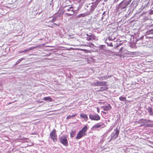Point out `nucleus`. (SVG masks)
Here are the masks:
<instances>
[{
    "mask_svg": "<svg viewBox=\"0 0 153 153\" xmlns=\"http://www.w3.org/2000/svg\"><path fill=\"white\" fill-rule=\"evenodd\" d=\"M88 129V127L85 126L77 133L75 137L76 139H79L86 135V132Z\"/></svg>",
    "mask_w": 153,
    "mask_h": 153,
    "instance_id": "f257e3e1",
    "label": "nucleus"
},
{
    "mask_svg": "<svg viewBox=\"0 0 153 153\" xmlns=\"http://www.w3.org/2000/svg\"><path fill=\"white\" fill-rule=\"evenodd\" d=\"M59 140L60 143L64 146H68L67 136L66 135H63L59 137Z\"/></svg>",
    "mask_w": 153,
    "mask_h": 153,
    "instance_id": "f03ea898",
    "label": "nucleus"
},
{
    "mask_svg": "<svg viewBox=\"0 0 153 153\" xmlns=\"http://www.w3.org/2000/svg\"><path fill=\"white\" fill-rule=\"evenodd\" d=\"M50 136L53 142H55L57 141V135L56 133V131L55 129L53 130V131L50 133Z\"/></svg>",
    "mask_w": 153,
    "mask_h": 153,
    "instance_id": "7ed1b4c3",
    "label": "nucleus"
},
{
    "mask_svg": "<svg viewBox=\"0 0 153 153\" xmlns=\"http://www.w3.org/2000/svg\"><path fill=\"white\" fill-rule=\"evenodd\" d=\"M115 133L112 132L111 135V139H116L118 136L119 133V131L118 129L117 128H116L114 130Z\"/></svg>",
    "mask_w": 153,
    "mask_h": 153,
    "instance_id": "20e7f679",
    "label": "nucleus"
},
{
    "mask_svg": "<svg viewBox=\"0 0 153 153\" xmlns=\"http://www.w3.org/2000/svg\"><path fill=\"white\" fill-rule=\"evenodd\" d=\"M89 117L91 120L98 121L100 119V117L98 114H90L89 115Z\"/></svg>",
    "mask_w": 153,
    "mask_h": 153,
    "instance_id": "39448f33",
    "label": "nucleus"
},
{
    "mask_svg": "<svg viewBox=\"0 0 153 153\" xmlns=\"http://www.w3.org/2000/svg\"><path fill=\"white\" fill-rule=\"evenodd\" d=\"M129 4V2L127 0H124L120 3L119 8L121 10L125 8Z\"/></svg>",
    "mask_w": 153,
    "mask_h": 153,
    "instance_id": "423d86ee",
    "label": "nucleus"
},
{
    "mask_svg": "<svg viewBox=\"0 0 153 153\" xmlns=\"http://www.w3.org/2000/svg\"><path fill=\"white\" fill-rule=\"evenodd\" d=\"M67 11L69 12L71 11L70 13H66L65 14V15L68 16H70L73 15L74 13L75 10L73 9V7L72 6L68 8L67 9Z\"/></svg>",
    "mask_w": 153,
    "mask_h": 153,
    "instance_id": "0eeeda50",
    "label": "nucleus"
},
{
    "mask_svg": "<svg viewBox=\"0 0 153 153\" xmlns=\"http://www.w3.org/2000/svg\"><path fill=\"white\" fill-rule=\"evenodd\" d=\"M86 35L88 37H87L86 39L88 41H90L91 40H95V36L92 33H90L89 34H86Z\"/></svg>",
    "mask_w": 153,
    "mask_h": 153,
    "instance_id": "6e6552de",
    "label": "nucleus"
},
{
    "mask_svg": "<svg viewBox=\"0 0 153 153\" xmlns=\"http://www.w3.org/2000/svg\"><path fill=\"white\" fill-rule=\"evenodd\" d=\"M150 120H147L146 119H142L140 120L138 122V123L139 124H141L140 125V126H142L146 124L147 123V121L150 122Z\"/></svg>",
    "mask_w": 153,
    "mask_h": 153,
    "instance_id": "1a4fd4ad",
    "label": "nucleus"
},
{
    "mask_svg": "<svg viewBox=\"0 0 153 153\" xmlns=\"http://www.w3.org/2000/svg\"><path fill=\"white\" fill-rule=\"evenodd\" d=\"M106 82L103 81H98L97 82L94 83L95 86H106L107 85Z\"/></svg>",
    "mask_w": 153,
    "mask_h": 153,
    "instance_id": "9d476101",
    "label": "nucleus"
},
{
    "mask_svg": "<svg viewBox=\"0 0 153 153\" xmlns=\"http://www.w3.org/2000/svg\"><path fill=\"white\" fill-rule=\"evenodd\" d=\"M101 108L105 111H108V110H110L111 109V106L108 104L107 106H104L101 107Z\"/></svg>",
    "mask_w": 153,
    "mask_h": 153,
    "instance_id": "9b49d317",
    "label": "nucleus"
},
{
    "mask_svg": "<svg viewBox=\"0 0 153 153\" xmlns=\"http://www.w3.org/2000/svg\"><path fill=\"white\" fill-rule=\"evenodd\" d=\"M36 48V47H31L28 49H26L23 51H19L18 52L19 53H26V52H28L29 51L31 50H32L33 49Z\"/></svg>",
    "mask_w": 153,
    "mask_h": 153,
    "instance_id": "f8f14e48",
    "label": "nucleus"
},
{
    "mask_svg": "<svg viewBox=\"0 0 153 153\" xmlns=\"http://www.w3.org/2000/svg\"><path fill=\"white\" fill-rule=\"evenodd\" d=\"M150 115L151 116L153 115V111L152 108L151 107H148L146 108Z\"/></svg>",
    "mask_w": 153,
    "mask_h": 153,
    "instance_id": "ddd939ff",
    "label": "nucleus"
},
{
    "mask_svg": "<svg viewBox=\"0 0 153 153\" xmlns=\"http://www.w3.org/2000/svg\"><path fill=\"white\" fill-rule=\"evenodd\" d=\"M88 15V14H87L85 13H81L79 15H78L76 17L78 18H79L82 17H84L85 16H87Z\"/></svg>",
    "mask_w": 153,
    "mask_h": 153,
    "instance_id": "4468645a",
    "label": "nucleus"
},
{
    "mask_svg": "<svg viewBox=\"0 0 153 153\" xmlns=\"http://www.w3.org/2000/svg\"><path fill=\"white\" fill-rule=\"evenodd\" d=\"M43 99L45 101L49 102H51L53 101L52 99L50 97H44Z\"/></svg>",
    "mask_w": 153,
    "mask_h": 153,
    "instance_id": "2eb2a0df",
    "label": "nucleus"
},
{
    "mask_svg": "<svg viewBox=\"0 0 153 153\" xmlns=\"http://www.w3.org/2000/svg\"><path fill=\"white\" fill-rule=\"evenodd\" d=\"M80 117L84 119L86 121L88 120V117L86 114L84 113L81 114L80 115Z\"/></svg>",
    "mask_w": 153,
    "mask_h": 153,
    "instance_id": "dca6fc26",
    "label": "nucleus"
},
{
    "mask_svg": "<svg viewBox=\"0 0 153 153\" xmlns=\"http://www.w3.org/2000/svg\"><path fill=\"white\" fill-rule=\"evenodd\" d=\"M76 132V130H71L70 133V137H74L75 134Z\"/></svg>",
    "mask_w": 153,
    "mask_h": 153,
    "instance_id": "f3484780",
    "label": "nucleus"
},
{
    "mask_svg": "<svg viewBox=\"0 0 153 153\" xmlns=\"http://www.w3.org/2000/svg\"><path fill=\"white\" fill-rule=\"evenodd\" d=\"M100 125L99 123H97L94 126H93L92 128L94 129H96L97 128H100L102 125Z\"/></svg>",
    "mask_w": 153,
    "mask_h": 153,
    "instance_id": "a211bd4d",
    "label": "nucleus"
},
{
    "mask_svg": "<svg viewBox=\"0 0 153 153\" xmlns=\"http://www.w3.org/2000/svg\"><path fill=\"white\" fill-rule=\"evenodd\" d=\"M108 89V88L107 87H101L100 89L97 90V91H104Z\"/></svg>",
    "mask_w": 153,
    "mask_h": 153,
    "instance_id": "6ab92c4d",
    "label": "nucleus"
},
{
    "mask_svg": "<svg viewBox=\"0 0 153 153\" xmlns=\"http://www.w3.org/2000/svg\"><path fill=\"white\" fill-rule=\"evenodd\" d=\"M119 100L122 101H124L126 100V98L125 97H123L122 96H120L119 97Z\"/></svg>",
    "mask_w": 153,
    "mask_h": 153,
    "instance_id": "aec40b11",
    "label": "nucleus"
},
{
    "mask_svg": "<svg viewBox=\"0 0 153 153\" xmlns=\"http://www.w3.org/2000/svg\"><path fill=\"white\" fill-rule=\"evenodd\" d=\"M147 34L149 35L150 34H153V29L149 30L146 32Z\"/></svg>",
    "mask_w": 153,
    "mask_h": 153,
    "instance_id": "412c9836",
    "label": "nucleus"
},
{
    "mask_svg": "<svg viewBox=\"0 0 153 153\" xmlns=\"http://www.w3.org/2000/svg\"><path fill=\"white\" fill-rule=\"evenodd\" d=\"M98 78L100 80L101 79H107V77L106 76H103L101 77H98Z\"/></svg>",
    "mask_w": 153,
    "mask_h": 153,
    "instance_id": "4be33fe9",
    "label": "nucleus"
},
{
    "mask_svg": "<svg viewBox=\"0 0 153 153\" xmlns=\"http://www.w3.org/2000/svg\"><path fill=\"white\" fill-rule=\"evenodd\" d=\"M146 126L147 127H153V124H147V125H146Z\"/></svg>",
    "mask_w": 153,
    "mask_h": 153,
    "instance_id": "5701e85b",
    "label": "nucleus"
},
{
    "mask_svg": "<svg viewBox=\"0 0 153 153\" xmlns=\"http://www.w3.org/2000/svg\"><path fill=\"white\" fill-rule=\"evenodd\" d=\"M23 58H21L19 59L17 62V63H19V62H20L22 60H23Z\"/></svg>",
    "mask_w": 153,
    "mask_h": 153,
    "instance_id": "b1692460",
    "label": "nucleus"
},
{
    "mask_svg": "<svg viewBox=\"0 0 153 153\" xmlns=\"http://www.w3.org/2000/svg\"><path fill=\"white\" fill-rule=\"evenodd\" d=\"M124 49L122 47L119 50V52L121 53H123V50Z\"/></svg>",
    "mask_w": 153,
    "mask_h": 153,
    "instance_id": "393cba45",
    "label": "nucleus"
},
{
    "mask_svg": "<svg viewBox=\"0 0 153 153\" xmlns=\"http://www.w3.org/2000/svg\"><path fill=\"white\" fill-rule=\"evenodd\" d=\"M71 116L68 115L66 119H70L71 118Z\"/></svg>",
    "mask_w": 153,
    "mask_h": 153,
    "instance_id": "a878e982",
    "label": "nucleus"
},
{
    "mask_svg": "<svg viewBox=\"0 0 153 153\" xmlns=\"http://www.w3.org/2000/svg\"><path fill=\"white\" fill-rule=\"evenodd\" d=\"M76 114H73V115L71 116V117H75L76 116Z\"/></svg>",
    "mask_w": 153,
    "mask_h": 153,
    "instance_id": "bb28decb",
    "label": "nucleus"
},
{
    "mask_svg": "<svg viewBox=\"0 0 153 153\" xmlns=\"http://www.w3.org/2000/svg\"><path fill=\"white\" fill-rule=\"evenodd\" d=\"M102 111V112L105 114H107L108 113L107 111Z\"/></svg>",
    "mask_w": 153,
    "mask_h": 153,
    "instance_id": "cd10ccee",
    "label": "nucleus"
},
{
    "mask_svg": "<svg viewBox=\"0 0 153 153\" xmlns=\"http://www.w3.org/2000/svg\"><path fill=\"white\" fill-rule=\"evenodd\" d=\"M97 112L98 113H99V112H100V109H99V108H97Z\"/></svg>",
    "mask_w": 153,
    "mask_h": 153,
    "instance_id": "c85d7f7f",
    "label": "nucleus"
},
{
    "mask_svg": "<svg viewBox=\"0 0 153 153\" xmlns=\"http://www.w3.org/2000/svg\"><path fill=\"white\" fill-rule=\"evenodd\" d=\"M52 21L53 22H55V19H54V18H53V19H52Z\"/></svg>",
    "mask_w": 153,
    "mask_h": 153,
    "instance_id": "c756f323",
    "label": "nucleus"
},
{
    "mask_svg": "<svg viewBox=\"0 0 153 153\" xmlns=\"http://www.w3.org/2000/svg\"><path fill=\"white\" fill-rule=\"evenodd\" d=\"M54 25H57V24H56V23H54Z\"/></svg>",
    "mask_w": 153,
    "mask_h": 153,
    "instance_id": "7c9ffc66",
    "label": "nucleus"
},
{
    "mask_svg": "<svg viewBox=\"0 0 153 153\" xmlns=\"http://www.w3.org/2000/svg\"><path fill=\"white\" fill-rule=\"evenodd\" d=\"M105 13V12H104L102 14V15H104V14Z\"/></svg>",
    "mask_w": 153,
    "mask_h": 153,
    "instance_id": "2f4dec72",
    "label": "nucleus"
},
{
    "mask_svg": "<svg viewBox=\"0 0 153 153\" xmlns=\"http://www.w3.org/2000/svg\"><path fill=\"white\" fill-rule=\"evenodd\" d=\"M50 26V27H51V26Z\"/></svg>",
    "mask_w": 153,
    "mask_h": 153,
    "instance_id": "473e14b6",
    "label": "nucleus"
}]
</instances>
